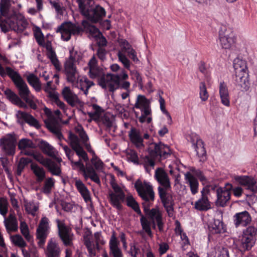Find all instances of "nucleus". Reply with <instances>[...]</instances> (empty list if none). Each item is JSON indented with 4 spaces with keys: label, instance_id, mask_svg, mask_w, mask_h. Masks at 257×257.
Wrapping results in <instances>:
<instances>
[{
    "label": "nucleus",
    "instance_id": "51",
    "mask_svg": "<svg viewBox=\"0 0 257 257\" xmlns=\"http://www.w3.org/2000/svg\"><path fill=\"white\" fill-rule=\"evenodd\" d=\"M49 97L54 104L63 110L64 111H65L66 105L63 102L59 99L58 94L57 92H50L49 93Z\"/></svg>",
    "mask_w": 257,
    "mask_h": 257
},
{
    "label": "nucleus",
    "instance_id": "40",
    "mask_svg": "<svg viewBox=\"0 0 257 257\" xmlns=\"http://www.w3.org/2000/svg\"><path fill=\"white\" fill-rule=\"evenodd\" d=\"M56 163L49 159L45 166L53 175L59 176L61 173L60 163L58 161Z\"/></svg>",
    "mask_w": 257,
    "mask_h": 257
},
{
    "label": "nucleus",
    "instance_id": "2",
    "mask_svg": "<svg viewBox=\"0 0 257 257\" xmlns=\"http://www.w3.org/2000/svg\"><path fill=\"white\" fill-rule=\"evenodd\" d=\"M92 0H77L81 13L89 20L97 23L106 15L105 10L99 5L90 6Z\"/></svg>",
    "mask_w": 257,
    "mask_h": 257
},
{
    "label": "nucleus",
    "instance_id": "26",
    "mask_svg": "<svg viewBox=\"0 0 257 257\" xmlns=\"http://www.w3.org/2000/svg\"><path fill=\"white\" fill-rule=\"evenodd\" d=\"M119 246V241L117 239L115 232H113L109 241V253L113 257H123L122 252Z\"/></svg>",
    "mask_w": 257,
    "mask_h": 257
},
{
    "label": "nucleus",
    "instance_id": "19",
    "mask_svg": "<svg viewBox=\"0 0 257 257\" xmlns=\"http://www.w3.org/2000/svg\"><path fill=\"white\" fill-rule=\"evenodd\" d=\"M154 148H150V154L154 158L159 156L161 158H166L171 153L169 146L161 143L153 145Z\"/></svg>",
    "mask_w": 257,
    "mask_h": 257
},
{
    "label": "nucleus",
    "instance_id": "23",
    "mask_svg": "<svg viewBox=\"0 0 257 257\" xmlns=\"http://www.w3.org/2000/svg\"><path fill=\"white\" fill-rule=\"evenodd\" d=\"M57 225L59 230V234L65 245H71L73 240V234L70 230L67 227L63 222L60 221H57Z\"/></svg>",
    "mask_w": 257,
    "mask_h": 257
},
{
    "label": "nucleus",
    "instance_id": "18",
    "mask_svg": "<svg viewBox=\"0 0 257 257\" xmlns=\"http://www.w3.org/2000/svg\"><path fill=\"white\" fill-rule=\"evenodd\" d=\"M233 179L240 185L244 186L246 189L254 193L257 190L256 182L255 179L248 176L234 175Z\"/></svg>",
    "mask_w": 257,
    "mask_h": 257
},
{
    "label": "nucleus",
    "instance_id": "47",
    "mask_svg": "<svg viewBox=\"0 0 257 257\" xmlns=\"http://www.w3.org/2000/svg\"><path fill=\"white\" fill-rule=\"evenodd\" d=\"M20 228L21 232L25 239L29 242L33 241V236L30 233L29 227L25 221L21 220Z\"/></svg>",
    "mask_w": 257,
    "mask_h": 257
},
{
    "label": "nucleus",
    "instance_id": "8",
    "mask_svg": "<svg viewBox=\"0 0 257 257\" xmlns=\"http://www.w3.org/2000/svg\"><path fill=\"white\" fill-rule=\"evenodd\" d=\"M111 186L113 191H110L108 194V199L110 204L117 209L121 208V203L125 199V193L123 191L125 187L119 186L114 181L111 182Z\"/></svg>",
    "mask_w": 257,
    "mask_h": 257
},
{
    "label": "nucleus",
    "instance_id": "46",
    "mask_svg": "<svg viewBox=\"0 0 257 257\" xmlns=\"http://www.w3.org/2000/svg\"><path fill=\"white\" fill-rule=\"evenodd\" d=\"M75 131L76 133L78 134L81 142L85 145L86 149H87V146L90 145L88 143L89 138L83 127L81 125L78 124L75 127Z\"/></svg>",
    "mask_w": 257,
    "mask_h": 257
},
{
    "label": "nucleus",
    "instance_id": "29",
    "mask_svg": "<svg viewBox=\"0 0 257 257\" xmlns=\"http://www.w3.org/2000/svg\"><path fill=\"white\" fill-rule=\"evenodd\" d=\"M18 121L20 123L24 122L36 127L39 126L38 121L32 115L24 111H18L16 113Z\"/></svg>",
    "mask_w": 257,
    "mask_h": 257
},
{
    "label": "nucleus",
    "instance_id": "33",
    "mask_svg": "<svg viewBox=\"0 0 257 257\" xmlns=\"http://www.w3.org/2000/svg\"><path fill=\"white\" fill-rule=\"evenodd\" d=\"M75 186L86 202L91 200L90 191L81 180L75 178Z\"/></svg>",
    "mask_w": 257,
    "mask_h": 257
},
{
    "label": "nucleus",
    "instance_id": "60",
    "mask_svg": "<svg viewBox=\"0 0 257 257\" xmlns=\"http://www.w3.org/2000/svg\"><path fill=\"white\" fill-rule=\"evenodd\" d=\"M199 96L200 98L203 101H206L209 97V94L207 92V88L204 82H201L199 86Z\"/></svg>",
    "mask_w": 257,
    "mask_h": 257
},
{
    "label": "nucleus",
    "instance_id": "22",
    "mask_svg": "<svg viewBox=\"0 0 257 257\" xmlns=\"http://www.w3.org/2000/svg\"><path fill=\"white\" fill-rule=\"evenodd\" d=\"M235 84L241 91H247L250 88L248 72L235 73Z\"/></svg>",
    "mask_w": 257,
    "mask_h": 257
},
{
    "label": "nucleus",
    "instance_id": "15",
    "mask_svg": "<svg viewBox=\"0 0 257 257\" xmlns=\"http://www.w3.org/2000/svg\"><path fill=\"white\" fill-rule=\"evenodd\" d=\"M68 139L70 146L79 157L85 162L87 161L88 158L87 154L81 147L78 138L72 132H69Z\"/></svg>",
    "mask_w": 257,
    "mask_h": 257
},
{
    "label": "nucleus",
    "instance_id": "41",
    "mask_svg": "<svg viewBox=\"0 0 257 257\" xmlns=\"http://www.w3.org/2000/svg\"><path fill=\"white\" fill-rule=\"evenodd\" d=\"M31 169L36 177V180L38 182H42L45 178V171L44 169L35 163L31 164Z\"/></svg>",
    "mask_w": 257,
    "mask_h": 257
},
{
    "label": "nucleus",
    "instance_id": "48",
    "mask_svg": "<svg viewBox=\"0 0 257 257\" xmlns=\"http://www.w3.org/2000/svg\"><path fill=\"white\" fill-rule=\"evenodd\" d=\"M29 83L37 91L41 90V85L39 78L33 74H29L27 76Z\"/></svg>",
    "mask_w": 257,
    "mask_h": 257
},
{
    "label": "nucleus",
    "instance_id": "4",
    "mask_svg": "<svg viewBox=\"0 0 257 257\" xmlns=\"http://www.w3.org/2000/svg\"><path fill=\"white\" fill-rule=\"evenodd\" d=\"M0 75L2 77L8 75L12 79L19 90V95L23 99L31 94L27 84L20 74L10 67L4 69L0 64Z\"/></svg>",
    "mask_w": 257,
    "mask_h": 257
},
{
    "label": "nucleus",
    "instance_id": "52",
    "mask_svg": "<svg viewBox=\"0 0 257 257\" xmlns=\"http://www.w3.org/2000/svg\"><path fill=\"white\" fill-rule=\"evenodd\" d=\"M25 207L27 212L33 216L36 215L39 209L38 204L34 202H25Z\"/></svg>",
    "mask_w": 257,
    "mask_h": 257
},
{
    "label": "nucleus",
    "instance_id": "38",
    "mask_svg": "<svg viewBox=\"0 0 257 257\" xmlns=\"http://www.w3.org/2000/svg\"><path fill=\"white\" fill-rule=\"evenodd\" d=\"M4 224L8 232L16 231L18 229L17 218L13 214H10L8 218L5 219Z\"/></svg>",
    "mask_w": 257,
    "mask_h": 257
},
{
    "label": "nucleus",
    "instance_id": "11",
    "mask_svg": "<svg viewBox=\"0 0 257 257\" xmlns=\"http://www.w3.org/2000/svg\"><path fill=\"white\" fill-rule=\"evenodd\" d=\"M49 220L46 217H43L40 220L39 226L36 230V238L39 247L43 248L46 238L50 232Z\"/></svg>",
    "mask_w": 257,
    "mask_h": 257
},
{
    "label": "nucleus",
    "instance_id": "31",
    "mask_svg": "<svg viewBox=\"0 0 257 257\" xmlns=\"http://www.w3.org/2000/svg\"><path fill=\"white\" fill-rule=\"evenodd\" d=\"M40 147L45 154L53 158L56 161L59 162H62V159L60 157L57 156V151L47 142L42 141L40 143Z\"/></svg>",
    "mask_w": 257,
    "mask_h": 257
},
{
    "label": "nucleus",
    "instance_id": "9",
    "mask_svg": "<svg viewBox=\"0 0 257 257\" xmlns=\"http://www.w3.org/2000/svg\"><path fill=\"white\" fill-rule=\"evenodd\" d=\"M126 205L131 207L136 212L141 216L140 221L143 230L150 236H152L151 222L141 212L139 205L131 194H128L126 197Z\"/></svg>",
    "mask_w": 257,
    "mask_h": 257
},
{
    "label": "nucleus",
    "instance_id": "63",
    "mask_svg": "<svg viewBox=\"0 0 257 257\" xmlns=\"http://www.w3.org/2000/svg\"><path fill=\"white\" fill-rule=\"evenodd\" d=\"M117 56L119 60L122 63L124 67L129 70L131 66V62L125 55L122 53V52H118Z\"/></svg>",
    "mask_w": 257,
    "mask_h": 257
},
{
    "label": "nucleus",
    "instance_id": "54",
    "mask_svg": "<svg viewBox=\"0 0 257 257\" xmlns=\"http://www.w3.org/2000/svg\"><path fill=\"white\" fill-rule=\"evenodd\" d=\"M55 184V180L53 178H47L44 183L43 188V192L45 194H49L51 192Z\"/></svg>",
    "mask_w": 257,
    "mask_h": 257
},
{
    "label": "nucleus",
    "instance_id": "55",
    "mask_svg": "<svg viewBox=\"0 0 257 257\" xmlns=\"http://www.w3.org/2000/svg\"><path fill=\"white\" fill-rule=\"evenodd\" d=\"M31 162L32 160L30 158L25 157L21 158L18 164L17 174L20 175L24 168Z\"/></svg>",
    "mask_w": 257,
    "mask_h": 257
},
{
    "label": "nucleus",
    "instance_id": "50",
    "mask_svg": "<svg viewBox=\"0 0 257 257\" xmlns=\"http://www.w3.org/2000/svg\"><path fill=\"white\" fill-rule=\"evenodd\" d=\"M51 5L55 9L57 17L61 18L65 11V9L63 4L58 0H54L50 2Z\"/></svg>",
    "mask_w": 257,
    "mask_h": 257
},
{
    "label": "nucleus",
    "instance_id": "28",
    "mask_svg": "<svg viewBox=\"0 0 257 257\" xmlns=\"http://www.w3.org/2000/svg\"><path fill=\"white\" fill-rule=\"evenodd\" d=\"M62 94L64 99L71 106H74L80 103L77 95L69 87H65L62 91Z\"/></svg>",
    "mask_w": 257,
    "mask_h": 257
},
{
    "label": "nucleus",
    "instance_id": "24",
    "mask_svg": "<svg viewBox=\"0 0 257 257\" xmlns=\"http://www.w3.org/2000/svg\"><path fill=\"white\" fill-rule=\"evenodd\" d=\"M61 252V249L56 239L54 238H50L45 250L46 257H60Z\"/></svg>",
    "mask_w": 257,
    "mask_h": 257
},
{
    "label": "nucleus",
    "instance_id": "35",
    "mask_svg": "<svg viewBox=\"0 0 257 257\" xmlns=\"http://www.w3.org/2000/svg\"><path fill=\"white\" fill-rule=\"evenodd\" d=\"M184 176L186 183L190 186L192 194L195 195L198 191L199 183L197 180L190 172L186 173Z\"/></svg>",
    "mask_w": 257,
    "mask_h": 257
},
{
    "label": "nucleus",
    "instance_id": "3",
    "mask_svg": "<svg viewBox=\"0 0 257 257\" xmlns=\"http://www.w3.org/2000/svg\"><path fill=\"white\" fill-rule=\"evenodd\" d=\"M257 229L249 226L243 231L242 234L235 241L236 248L242 253L248 251L254 245L255 241Z\"/></svg>",
    "mask_w": 257,
    "mask_h": 257
},
{
    "label": "nucleus",
    "instance_id": "57",
    "mask_svg": "<svg viewBox=\"0 0 257 257\" xmlns=\"http://www.w3.org/2000/svg\"><path fill=\"white\" fill-rule=\"evenodd\" d=\"M84 244L91 256L95 255V245L88 236H84Z\"/></svg>",
    "mask_w": 257,
    "mask_h": 257
},
{
    "label": "nucleus",
    "instance_id": "5",
    "mask_svg": "<svg viewBox=\"0 0 257 257\" xmlns=\"http://www.w3.org/2000/svg\"><path fill=\"white\" fill-rule=\"evenodd\" d=\"M134 107L139 109L141 111V115L139 117L140 122L150 123L152 121L150 102L144 95H139L138 96Z\"/></svg>",
    "mask_w": 257,
    "mask_h": 257
},
{
    "label": "nucleus",
    "instance_id": "25",
    "mask_svg": "<svg viewBox=\"0 0 257 257\" xmlns=\"http://www.w3.org/2000/svg\"><path fill=\"white\" fill-rule=\"evenodd\" d=\"M35 147L33 141L26 138L21 139L18 143V148L21 151V154L24 155H33L32 151Z\"/></svg>",
    "mask_w": 257,
    "mask_h": 257
},
{
    "label": "nucleus",
    "instance_id": "36",
    "mask_svg": "<svg viewBox=\"0 0 257 257\" xmlns=\"http://www.w3.org/2000/svg\"><path fill=\"white\" fill-rule=\"evenodd\" d=\"M6 18L4 19L0 15V27L1 30L4 33L9 31L10 30H14V21L13 19V14L12 15H8L5 16Z\"/></svg>",
    "mask_w": 257,
    "mask_h": 257
},
{
    "label": "nucleus",
    "instance_id": "7",
    "mask_svg": "<svg viewBox=\"0 0 257 257\" xmlns=\"http://www.w3.org/2000/svg\"><path fill=\"white\" fill-rule=\"evenodd\" d=\"M135 187L139 196L144 201L143 203L148 204L154 200V192L149 182L138 179L135 183Z\"/></svg>",
    "mask_w": 257,
    "mask_h": 257
},
{
    "label": "nucleus",
    "instance_id": "6",
    "mask_svg": "<svg viewBox=\"0 0 257 257\" xmlns=\"http://www.w3.org/2000/svg\"><path fill=\"white\" fill-rule=\"evenodd\" d=\"M151 202L146 204L143 203L144 211L148 218L151 220V225L153 224V227H156L157 224L159 230L162 231L164 229V222L163 218V211L158 207L150 209Z\"/></svg>",
    "mask_w": 257,
    "mask_h": 257
},
{
    "label": "nucleus",
    "instance_id": "43",
    "mask_svg": "<svg viewBox=\"0 0 257 257\" xmlns=\"http://www.w3.org/2000/svg\"><path fill=\"white\" fill-rule=\"evenodd\" d=\"M168 190H165L161 187L159 188V193L162 201L164 206L173 205V200L172 197L166 193Z\"/></svg>",
    "mask_w": 257,
    "mask_h": 257
},
{
    "label": "nucleus",
    "instance_id": "42",
    "mask_svg": "<svg viewBox=\"0 0 257 257\" xmlns=\"http://www.w3.org/2000/svg\"><path fill=\"white\" fill-rule=\"evenodd\" d=\"M233 68L235 73L248 72L246 61L239 58L234 59Z\"/></svg>",
    "mask_w": 257,
    "mask_h": 257
},
{
    "label": "nucleus",
    "instance_id": "49",
    "mask_svg": "<svg viewBox=\"0 0 257 257\" xmlns=\"http://www.w3.org/2000/svg\"><path fill=\"white\" fill-rule=\"evenodd\" d=\"M209 229L212 233H220L223 229V223L219 220H214L208 225Z\"/></svg>",
    "mask_w": 257,
    "mask_h": 257
},
{
    "label": "nucleus",
    "instance_id": "1",
    "mask_svg": "<svg viewBox=\"0 0 257 257\" xmlns=\"http://www.w3.org/2000/svg\"><path fill=\"white\" fill-rule=\"evenodd\" d=\"M81 59L82 55L80 52L75 51L73 49L70 50V56L65 63L64 73L67 81L71 83L74 87L78 88L84 94L87 95L88 89L94 85V83L92 81H89L86 76L79 75L74 62L79 61Z\"/></svg>",
    "mask_w": 257,
    "mask_h": 257
},
{
    "label": "nucleus",
    "instance_id": "32",
    "mask_svg": "<svg viewBox=\"0 0 257 257\" xmlns=\"http://www.w3.org/2000/svg\"><path fill=\"white\" fill-rule=\"evenodd\" d=\"M155 177L157 181L163 186L165 190L170 188V182L167 174L161 168L157 169L155 171Z\"/></svg>",
    "mask_w": 257,
    "mask_h": 257
},
{
    "label": "nucleus",
    "instance_id": "10",
    "mask_svg": "<svg viewBox=\"0 0 257 257\" xmlns=\"http://www.w3.org/2000/svg\"><path fill=\"white\" fill-rule=\"evenodd\" d=\"M71 165L73 169H78L83 173L85 180L90 178L92 181L97 184H100V179L97 174L95 169L91 166L85 167L80 159L78 161H74L72 159L70 160Z\"/></svg>",
    "mask_w": 257,
    "mask_h": 257
},
{
    "label": "nucleus",
    "instance_id": "21",
    "mask_svg": "<svg viewBox=\"0 0 257 257\" xmlns=\"http://www.w3.org/2000/svg\"><path fill=\"white\" fill-rule=\"evenodd\" d=\"M235 41L233 34L230 32H225L219 34V45L222 49L229 50L234 45Z\"/></svg>",
    "mask_w": 257,
    "mask_h": 257
},
{
    "label": "nucleus",
    "instance_id": "61",
    "mask_svg": "<svg viewBox=\"0 0 257 257\" xmlns=\"http://www.w3.org/2000/svg\"><path fill=\"white\" fill-rule=\"evenodd\" d=\"M196 139V144H194V148L198 155H203L205 153V149L203 142L201 139H199L198 136H197Z\"/></svg>",
    "mask_w": 257,
    "mask_h": 257
},
{
    "label": "nucleus",
    "instance_id": "17",
    "mask_svg": "<svg viewBox=\"0 0 257 257\" xmlns=\"http://www.w3.org/2000/svg\"><path fill=\"white\" fill-rule=\"evenodd\" d=\"M100 84L102 87L113 92L119 88L118 78L115 74H107L101 79Z\"/></svg>",
    "mask_w": 257,
    "mask_h": 257
},
{
    "label": "nucleus",
    "instance_id": "44",
    "mask_svg": "<svg viewBox=\"0 0 257 257\" xmlns=\"http://www.w3.org/2000/svg\"><path fill=\"white\" fill-rule=\"evenodd\" d=\"M92 111L87 112L88 115L90 118V120H98L102 115L103 112L102 109L96 104H93L91 106Z\"/></svg>",
    "mask_w": 257,
    "mask_h": 257
},
{
    "label": "nucleus",
    "instance_id": "30",
    "mask_svg": "<svg viewBox=\"0 0 257 257\" xmlns=\"http://www.w3.org/2000/svg\"><path fill=\"white\" fill-rule=\"evenodd\" d=\"M128 136L131 142L138 149L141 150L144 148L143 139L138 130L132 127L129 132Z\"/></svg>",
    "mask_w": 257,
    "mask_h": 257
},
{
    "label": "nucleus",
    "instance_id": "58",
    "mask_svg": "<svg viewBox=\"0 0 257 257\" xmlns=\"http://www.w3.org/2000/svg\"><path fill=\"white\" fill-rule=\"evenodd\" d=\"M10 6V0H1L0 11L4 16H8Z\"/></svg>",
    "mask_w": 257,
    "mask_h": 257
},
{
    "label": "nucleus",
    "instance_id": "53",
    "mask_svg": "<svg viewBox=\"0 0 257 257\" xmlns=\"http://www.w3.org/2000/svg\"><path fill=\"white\" fill-rule=\"evenodd\" d=\"M126 160L135 164H139V157L136 152L132 149L125 151Z\"/></svg>",
    "mask_w": 257,
    "mask_h": 257
},
{
    "label": "nucleus",
    "instance_id": "34",
    "mask_svg": "<svg viewBox=\"0 0 257 257\" xmlns=\"http://www.w3.org/2000/svg\"><path fill=\"white\" fill-rule=\"evenodd\" d=\"M219 89L222 104L225 106H229L230 103L228 90L226 84L224 82H221L219 84Z\"/></svg>",
    "mask_w": 257,
    "mask_h": 257
},
{
    "label": "nucleus",
    "instance_id": "56",
    "mask_svg": "<svg viewBox=\"0 0 257 257\" xmlns=\"http://www.w3.org/2000/svg\"><path fill=\"white\" fill-rule=\"evenodd\" d=\"M11 240L15 245L20 247H24L27 245L23 238L19 234L11 236Z\"/></svg>",
    "mask_w": 257,
    "mask_h": 257
},
{
    "label": "nucleus",
    "instance_id": "37",
    "mask_svg": "<svg viewBox=\"0 0 257 257\" xmlns=\"http://www.w3.org/2000/svg\"><path fill=\"white\" fill-rule=\"evenodd\" d=\"M89 74L91 78H95L101 73V69L97 66L96 58L93 56L88 63Z\"/></svg>",
    "mask_w": 257,
    "mask_h": 257
},
{
    "label": "nucleus",
    "instance_id": "27",
    "mask_svg": "<svg viewBox=\"0 0 257 257\" xmlns=\"http://www.w3.org/2000/svg\"><path fill=\"white\" fill-rule=\"evenodd\" d=\"M13 19L14 21V31H15L23 32L29 25L27 20L20 13H15L13 14Z\"/></svg>",
    "mask_w": 257,
    "mask_h": 257
},
{
    "label": "nucleus",
    "instance_id": "16",
    "mask_svg": "<svg viewBox=\"0 0 257 257\" xmlns=\"http://www.w3.org/2000/svg\"><path fill=\"white\" fill-rule=\"evenodd\" d=\"M201 194L200 198L195 202L194 207L199 211H207L211 208V203L208 198L209 189L207 187H204Z\"/></svg>",
    "mask_w": 257,
    "mask_h": 257
},
{
    "label": "nucleus",
    "instance_id": "20",
    "mask_svg": "<svg viewBox=\"0 0 257 257\" xmlns=\"http://www.w3.org/2000/svg\"><path fill=\"white\" fill-rule=\"evenodd\" d=\"M233 220L236 227H245L250 223L252 218L247 211H244L235 214Z\"/></svg>",
    "mask_w": 257,
    "mask_h": 257
},
{
    "label": "nucleus",
    "instance_id": "45",
    "mask_svg": "<svg viewBox=\"0 0 257 257\" xmlns=\"http://www.w3.org/2000/svg\"><path fill=\"white\" fill-rule=\"evenodd\" d=\"M82 24L85 31L89 33L92 37L97 38L100 36L101 33L96 27L89 24L86 21H83Z\"/></svg>",
    "mask_w": 257,
    "mask_h": 257
},
{
    "label": "nucleus",
    "instance_id": "62",
    "mask_svg": "<svg viewBox=\"0 0 257 257\" xmlns=\"http://www.w3.org/2000/svg\"><path fill=\"white\" fill-rule=\"evenodd\" d=\"M47 125L50 131L55 134L59 140H61L63 138V136L60 132V128L56 124L50 122L48 123Z\"/></svg>",
    "mask_w": 257,
    "mask_h": 257
},
{
    "label": "nucleus",
    "instance_id": "59",
    "mask_svg": "<svg viewBox=\"0 0 257 257\" xmlns=\"http://www.w3.org/2000/svg\"><path fill=\"white\" fill-rule=\"evenodd\" d=\"M34 34L36 40L39 45L44 46V37L41 29L39 27H36L34 30Z\"/></svg>",
    "mask_w": 257,
    "mask_h": 257
},
{
    "label": "nucleus",
    "instance_id": "12",
    "mask_svg": "<svg viewBox=\"0 0 257 257\" xmlns=\"http://www.w3.org/2000/svg\"><path fill=\"white\" fill-rule=\"evenodd\" d=\"M82 31V28L78 25L71 22L63 23L57 30V32H60L61 38L64 41H68L72 35H77Z\"/></svg>",
    "mask_w": 257,
    "mask_h": 257
},
{
    "label": "nucleus",
    "instance_id": "14",
    "mask_svg": "<svg viewBox=\"0 0 257 257\" xmlns=\"http://www.w3.org/2000/svg\"><path fill=\"white\" fill-rule=\"evenodd\" d=\"M232 189V185L230 183H226L224 187H218L216 189L217 206L224 207L226 205L230 198V190Z\"/></svg>",
    "mask_w": 257,
    "mask_h": 257
},
{
    "label": "nucleus",
    "instance_id": "64",
    "mask_svg": "<svg viewBox=\"0 0 257 257\" xmlns=\"http://www.w3.org/2000/svg\"><path fill=\"white\" fill-rule=\"evenodd\" d=\"M120 50L118 52H122L123 54L126 53L132 47V45L125 39H120L118 41Z\"/></svg>",
    "mask_w": 257,
    "mask_h": 257
},
{
    "label": "nucleus",
    "instance_id": "39",
    "mask_svg": "<svg viewBox=\"0 0 257 257\" xmlns=\"http://www.w3.org/2000/svg\"><path fill=\"white\" fill-rule=\"evenodd\" d=\"M87 150L92 156L91 162L95 169L98 171H102L104 167V164L102 161L96 155L94 151L91 149L90 145L87 146Z\"/></svg>",
    "mask_w": 257,
    "mask_h": 257
},
{
    "label": "nucleus",
    "instance_id": "13",
    "mask_svg": "<svg viewBox=\"0 0 257 257\" xmlns=\"http://www.w3.org/2000/svg\"><path fill=\"white\" fill-rule=\"evenodd\" d=\"M17 139L14 134H8L0 140L2 149L8 155H14L16 152Z\"/></svg>",
    "mask_w": 257,
    "mask_h": 257
}]
</instances>
